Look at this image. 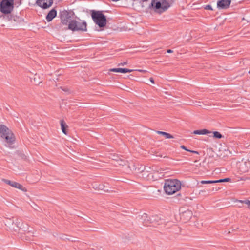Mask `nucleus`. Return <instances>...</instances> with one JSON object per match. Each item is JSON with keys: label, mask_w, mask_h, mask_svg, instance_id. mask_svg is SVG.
I'll return each instance as SVG.
<instances>
[{"label": "nucleus", "mask_w": 250, "mask_h": 250, "mask_svg": "<svg viewBox=\"0 0 250 250\" xmlns=\"http://www.w3.org/2000/svg\"><path fill=\"white\" fill-rule=\"evenodd\" d=\"M205 9L206 10H212L213 9L210 5H207L205 8Z\"/></svg>", "instance_id": "obj_29"}, {"label": "nucleus", "mask_w": 250, "mask_h": 250, "mask_svg": "<svg viewBox=\"0 0 250 250\" xmlns=\"http://www.w3.org/2000/svg\"><path fill=\"white\" fill-rule=\"evenodd\" d=\"M68 240L71 241L72 242H76L78 241V240H76V238H73L72 239H68Z\"/></svg>", "instance_id": "obj_34"}, {"label": "nucleus", "mask_w": 250, "mask_h": 250, "mask_svg": "<svg viewBox=\"0 0 250 250\" xmlns=\"http://www.w3.org/2000/svg\"><path fill=\"white\" fill-rule=\"evenodd\" d=\"M157 133L158 134L162 135L165 136L166 138H167V139H171V138H174V137L172 135H171L170 134L167 133V132L158 131L157 132Z\"/></svg>", "instance_id": "obj_20"}, {"label": "nucleus", "mask_w": 250, "mask_h": 250, "mask_svg": "<svg viewBox=\"0 0 250 250\" xmlns=\"http://www.w3.org/2000/svg\"><path fill=\"white\" fill-rule=\"evenodd\" d=\"M141 218L143 220V224L145 226H150L151 224H152V226L155 227V225L157 224V222L159 220L157 216L149 217L146 213H144L142 215Z\"/></svg>", "instance_id": "obj_8"}, {"label": "nucleus", "mask_w": 250, "mask_h": 250, "mask_svg": "<svg viewBox=\"0 0 250 250\" xmlns=\"http://www.w3.org/2000/svg\"><path fill=\"white\" fill-rule=\"evenodd\" d=\"M181 183L177 179H167L165 180L164 188L166 193L168 195H171L181 188Z\"/></svg>", "instance_id": "obj_1"}, {"label": "nucleus", "mask_w": 250, "mask_h": 250, "mask_svg": "<svg viewBox=\"0 0 250 250\" xmlns=\"http://www.w3.org/2000/svg\"><path fill=\"white\" fill-rule=\"evenodd\" d=\"M14 226L16 229V230L19 229L25 232H27V233H30V231L28 230L29 227L28 224L24 223L22 220L20 218H17L15 220Z\"/></svg>", "instance_id": "obj_9"}, {"label": "nucleus", "mask_w": 250, "mask_h": 250, "mask_svg": "<svg viewBox=\"0 0 250 250\" xmlns=\"http://www.w3.org/2000/svg\"><path fill=\"white\" fill-rule=\"evenodd\" d=\"M60 124H61V129L62 130V132L64 134L67 135V129L68 127V125H67V124L65 123V122H64V121L63 119L60 120Z\"/></svg>", "instance_id": "obj_18"}, {"label": "nucleus", "mask_w": 250, "mask_h": 250, "mask_svg": "<svg viewBox=\"0 0 250 250\" xmlns=\"http://www.w3.org/2000/svg\"><path fill=\"white\" fill-rule=\"evenodd\" d=\"M90 14L94 22L100 28L104 27L107 23L106 16L103 13L102 11L92 10L90 11Z\"/></svg>", "instance_id": "obj_4"}, {"label": "nucleus", "mask_w": 250, "mask_h": 250, "mask_svg": "<svg viewBox=\"0 0 250 250\" xmlns=\"http://www.w3.org/2000/svg\"><path fill=\"white\" fill-rule=\"evenodd\" d=\"M231 0H218L217 7L219 9H227L229 7Z\"/></svg>", "instance_id": "obj_12"}, {"label": "nucleus", "mask_w": 250, "mask_h": 250, "mask_svg": "<svg viewBox=\"0 0 250 250\" xmlns=\"http://www.w3.org/2000/svg\"><path fill=\"white\" fill-rule=\"evenodd\" d=\"M231 181V179L229 178H226L224 179H221L217 180H215L216 182V183H220V182H230Z\"/></svg>", "instance_id": "obj_23"}, {"label": "nucleus", "mask_w": 250, "mask_h": 250, "mask_svg": "<svg viewBox=\"0 0 250 250\" xmlns=\"http://www.w3.org/2000/svg\"><path fill=\"white\" fill-rule=\"evenodd\" d=\"M213 190H214V188H212L211 190L213 191Z\"/></svg>", "instance_id": "obj_42"}, {"label": "nucleus", "mask_w": 250, "mask_h": 250, "mask_svg": "<svg viewBox=\"0 0 250 250\" xmlns=\"http://www.w3.org/2000/svg\"><path fill=\"white\" fill-rule=\"evenodd\" d=\"M14 5L16 7L19 6L21 4V0H14Z\"/></svg>", "instance_id": "obj_27"}, {"label": "nucleus", "mask_w": 250, "mask_h": 250, "mask_svg": "<svg viewBox=\"0 0 250 250\" xmlns=\"http://www.w3.org/2000/svg\"><path fill=\"white\" fill-rule=\"evenodd\" d=\"M211 132L208 130L206 129H201V130H194L193 132V134H198V135H205L210 133Z\"/></svg>", "instance_id": "obj_19"}, {"label": "nucleus", "mask_w": 250, "mask_h": 250, "mask_svg": "<svg viewBox=\"0 0 250 250\" xmlns=\"http://www.w3.org/2000/svg\"><path fill=\"white\" fill-rule=\"evenodd\" d=\"M104 189H103V191L106 192H112V190H110L109 187H108V184L106 183V185L104 186Z\"/></svg>", "instance_id": "obj_26"}, {"label": "nucleus", "mask_w": 250, "mask_h": 250, "mask_svg": "<svg viewBox=\"0 0 250 250\" xmlns=\"http://www.w3.org/2000/svg\"><path fill=\"white\" fill-rule=\"evenodd\" d=\"M167 52L168 53H171L173 52V50H171V49H167Z\"/></svg>", "instance_id": "obj_37"}, {"label": "nucleus", "mask_w": 250, "mask_h": 250, "mask_svg": "<svg viewBox=\"0 0 250 250\" xmlns=\"http://www.w3.org/2000/svg\"><path fill=\"white\" fill-rule=\"evenodd\" d=\"M149 80L152 83H154V80L153 78H150Z\"/></svg>", "instance_id": "obj_36"}, {"label": "nucleus", "mask_w": 250, "mask_h": 250, "mask_svg": "<svg viewBox=\"0 0 250 250\" xmlns=\"http://www.w3.org/2000/svg\"><path fill=\"white\" fill-rule=\"evenodd\" d=\"M170 6V4L167 0H152L149 8L155 13L161 14L167 11Z\"/></svg>", "instance_id": "obj_2"}, {"label": "nucleus", "mask_w": 250, "mask_h": 250, "mask_svg": "<svg viewBox=\"0 0 250 250\" xmlns=\"http://www.w3.org/2000/svg\"><path fill=\"white\" fill-rule=\"evenodd\" d=\"M14 7V0H1L0 2V11L6 16L11 14Z\"/></svg>", "instance_id": "obj_6"}, {"label": "nucleus", "mask_w": 250, "mask_h": 250, "mask_svg": "<svg viewBox=\"0 0 250 250\" xmlns=\"http://www.w3.org/2000/svg\"><path fill=\"white\" fill-rule=\"evenodd\" d=\"M142 0L143 1H147L148 0Z\"/></svg>", "instance_id": "obj_40"}, {"label": "nucleus", "mask_w": 250, "mask_h": 250, "mask_svg": "<svg viewBox=\"0 0 250 250\" xmlns=\"http://www.w3.org/2000/svg\"><path fill=\"white\" fill-rule=\"evenodd\" d=\"M213 137L217 139H221L223 137V136L218 131H214L213 132Z\"/></svg>", "instance_id": "obj_22"}, {"label": "nucleus", "mask_w": 250, "mask_h": 250, "mask_svg": "<svg viewBox=\"0 0 250 250\" xmlns=\"http://www.w3.org/2000/svg\"><path fill=\"white\" fill-rule=\"evenodd\" d=\"M2 180L5 183L11 186V187H12L13 188H18L23 191H27L26 188L19 183H17L15 181H10L9 180H7V179H3Z\"/></svg>", "instance_id": "obj_10"}, {"label": "nucleus", "mask_w": 250, "mask_h": 250, "mask_svg": "<svg viewBox=\"0 0 250 250\" xmlns=\"http://www.w3.org/2000/svg\"><path fill=\"white\" fill-rule=\"evenodd\" d=\"M127 64V62L126 61V62H121L120 63H119L118 66H124L125 65H126Z\"/></svg>", "instance_id": "obj_32"}, {"label": "nucleus", "mask_w": 250, "mask_h": 250, "mask_svg": "<svg viewBox=\"0 0 250 250\" xmlns=\"http://www.w3.org/2000/svg\"><path fill=\"white\" fill-rule=\"evenodd\" d=\"M138 71H139V72H146V71H145V70H138Z\"/></svg>", "instance_id": "obj_39"}, {"label": "nucleus", "mask_w": 250, "mask_h": 250, "mask_svg": "<svg viewBox=\"0 0 250 250\" xmlns=\"http://www.w3.org/2000/svg\"><path fill=\"white\" fill-rule=\"evenodd\" d=\"M241 203H245L249 206V208L250 209V201L249 200H245V201H240Z\"/></svg>", "instance_id": "obj_28"}, {"label": "nucleus", "mask_w": 250, "mask_h": 250, "mask_svg": "<svg viewBox=\"0 0 250 250\" xmlns=\"http://www.w3.org/2000/svg\"><path fill=\"white\" fill-rule=\"evenodd\" d=\"M249 73L250 74V70L249 71Z\"/></svg>", "instance_id": "obj_43"}, {"label": "nucleus", "mask_w": 250, "mask_h": 250, "mask_svg": "<svg viewBox=\"0 0 250 250\" xmlns=\"http://www.w3.org/2000/svg\"><path fill=\"white\" fill-rule=\"evenodd\" d=\"M132 2L134 1L135 0H130Z\"/></svg>", "instance_id": "obj_41"}, {"label": "nucleus", "mask_w": 250, "mask_h": 250, "mask_svg": "<svg viewBox=\"0 0 250 250\" xmlns=\"http://www.w3.org/2000/svg\"><path fill=\"white\" fill-rule=\"evenodd\" d=\"M65 30H70L73 32L87 31V23L84 21L80 19H73L70 21L68 26L65 28Z\"/></svg>", "instance_id": "obj_3"}, {"label": "nucleus", "mask_w": 250, "mask_h": 250, "mask_svg": "<svg viewBox=\"0 0 250 250\" xmlns=\"http://www.w3.org/2000/svg\"><path fill=\"white\" fill-rule=\"evenodd\" d=\"M33 82L35 83L36 85H39L41 82L42 81L40 79V77L37 74H36L34 76V78L33 79Z\"/></svg>", "instance_id": "obj_21"}, {"label": "nucleus", "mask_w": 250, "mask_h": 250, "mask_svg": "<svg viewBox=\"0 0 250 250\" xmlns=\"http://www.w3.org/2000/svg\"><path fill=\"white\" fill-rule=\"evenodd\" d=\"M59 15L61 23L68 26L70 21L73 20L72 18L74 15V12L72 11L63 10L60 12Z\"/></svg>", "instance_id": "obj_7"}, {"label": "nucleus", "mask_w": 250, "mask_h": 250, "mask_svg": "<svg viewBox=\"0 0 250 250\" xmlns=\"http://www.w3.org/2000/svg\"><path fill=\"white\" fill-rule=\"evenodd\" d=\"M15 220H14L13 218H6L4 220L5 225L8 226L10 229L16 231V229L14 226Z\"/></svg>", "instance_id": "obj_15"}, {"label": "nucleus", "mask_w": 250, "mask_h": 250, "mask_svg": "<svg viewBox=\"0 0 250 250\" xmlns=\"http://www.w3.org/2000/svg\"><path fill=\"white\" fill-rule=\"evenodd\" d=\"M180 147L187 151H189V149H188L187 147L185 146L184 145L181 146Z\"/></svg>", "instance_id": "obj_31"}, {"label": "nucleus", "mask_w": 250, "mask_h": 250, "mask_svg": "<svg viewBox=\"0 0 250 250\" xmlns=\"http://www.w3.org/2000/svg\"><path fill=\"white\" fill-rule=\"evenodd\" d=\"M192 213L190 211L187 210L183 212L181 215V218L183 219L184 221H187L189 220L191 218Z\"/></svg>", "instance_id": "obj_17"}, {"label": "nucleus", "mask_w": 250, "mask_h": 250, "mask_svg": "<svg viewBox=\"0 0 250 250\" xmlns=\"http://www.w3.org/2000/svg\"><path fill=\"white\" fill-rule=\"evenodd\" d=\"M6 20L10 21L13 20L16 22H21L23 21V19L20 16H14L13 15H9L4 17Z\"/></svg>", "instance_id": "obj_13"}, {"label": "nucleus", "mask_w": 250, "mask_h": 250, "mask_svg": "<svg viewBox=\"0 0 250 250\" xmlns=\"http://www.w3.org/2000/svg\"><path fill=\"white\" fill-rule=\"evenodd\" d=\"M188 152H190L191 153H194V154H199L198 151H194V150H189V151H188Z\"/></svg>", "instance_id": "obj_33"}, {"label": "nucleus", "mask_w": 250, "mask_h": 250, "mask_svg": "<svg viewBox=\"0 0 250 250\" xmlns=\"http://www.w3.org/2000/svg\"><path fill=\"white\" fill-rule=\"evenodd\" d=\"M61 88L64 91H65V92H67V91H68V89L67 88H62V87H61Z\"/></svg>", "instance_id": "obj_35"}, {"label": "nucleus", "mask_w": 250, "mask_h": 250, "mask_svg": "<svg viewBox=\"0 0 250 250\" xmlns=\"http://www.w3.org/2000/svg\"><path fill=\"white\" fill-rule=\"evenodd\" d=\"M53 0H37L36 3L43 9L49 8L52 5Z\"/></svg>", "instance_id": "obj_11"}, {"label": "nucleus", "mask_w": 250, "mask_h": 250, "mask_svg": "<svg viewBox=\"0 0 250 250\" xmlns=\"http://www.w3.org/2000/svg\"><path fill=\"white\" fill-rule=\"evenodd\" d=\"M0 134L1 137L5 140L10 147L15 141V138L12 131L4 125H0Z\"/></svg>", "instance_id": "obj_5"}, {"label": "nucleus", "mask_w": 250, "mask_h": 250, "mask_svg": "<svg viewBox=\"0 0 250 250\" xmlns=\"http://www.w3.org/2000/svg\"><path fill=\"white\" fill-rule=\"evenodd\" d=\"M133 70L129 69L127 68H111L109 69V71L114 72H118V73H126L128 72H132Z\"/></svg>", "instance_id": "obj_16"}, {"label": "nucleus", "mask_w": 250, "mask_h": 250, "mask_svg": "<svg viewBox=\"0 0 250 250\" xmlns=\"http://www.w3.org/2000/svg\"><path fill=\"white\" fill-rule=\"evenodd\" d=\"M57 16V10L55 8L52 9L46 16V20L48 22L51 21Z\"/></svg>", "instance_id": "obj_14"}, {"label": "nucleus", "mask_w": 250, "mask_h": 250, "mask_svg": "<svg viewBox=\"0 0 250 250\" xmlns=\"http://www.w3.org/2000/svg\"><path fill=\"white\" fill-rule=\"evenodd\" d=\"M104 185H105L104 184H100L95 187V189H98V190H103V189H104Z\"/></svg>", "instance_id": "obj_25"}, {"label": "nucleus", "mask_w": 250, "mask_h": 250, "mask_svg": "<svg viewBox=\"0 0 250 250\" xmlns=\"http://www.w3.org/2000/svg\"><path fill=\"white\" fill-rule=\"evenodd\" d=\"M126 161H125L121 160L119 161V164L120 165L124 166V165H126Z\"/></svg>", "instance_id": "obj_30"}, {"label": "nucleus", "mask_w": 250, "mask_h": 250, "mask_svg": "<svg viewBox=\"0 0 250 250\" xmlns=\"http://www.w3.org/2000/svg\"><path fill=\"white\" fill-rule=\"evenodd\" d=\"M241 171L243 172H245L246 171H247V169H242V170H241Z\"/></svg>", "instance_id": "obj_38"}, {"label": "nucleus", "mask_w": 250, "mask_h": 250, "mask_svg": "<svg viewBox=\"0 0 250 250\" xmlns=\"http://www.w3.org/2000/svg\"><path fill=\"white\" fill-rule=\"evenodd\" d=\"M201 183L202 184H215L216 182L215 180H202Z\"/></svg>", "instance_id": "obj_24"}]
</instances>
